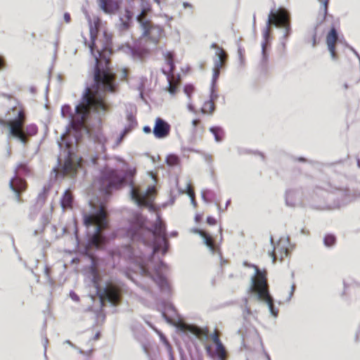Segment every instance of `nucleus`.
<instances>
[{"instance_id": "1", "label": "nucleus", "mask_w": 360, "mask_h": 360, "mask_svg": "<svg viewBox=\"0 0 360 360\" xmlns=\"http://www.w3.org/2000/svg\"><path fill=\"white\" fill-rule=\"evenodd\" d=\"M100 26V20H94L90 25L91 44L89 45L91 54L94 56L96 65L94 68V81L96 85L95 89L87 87L84 92L79 103L75 107L73 114L69 105H64L61 108L63 117L70 120L72 127L79 131L86 128V122L90 115L91 110L106 112L110 110V105L105 103L103 97L98 92V89L104 91L115 93L117 91L115 75L108 67L109 59L107 55L111 53L110 44L108 39L101 48L96 44V39Z\"/></svg>"}, {"instance_id": "2", "label": "nucleus", "mask_w": 360, "mask_h": 360, "mask_svg": "<svg viewBox=\"0 0 360 360\" xmlns=\"http://www.w3.org/2000/svg\"><path fill=\"white\" fill-rule=\"evenodd\" d=\"M145 220L140 214H136L134 217L133 221L131 222L130 227L127 231V235L133 240H141L146 243V240L143 237L144 232L152 233L153 236L160 238L163 243L162 253L165 254L169 248V241L167 236L166 225L161 219L160 216H158L152 229H146L144 227Z\"/></svg>"}, {"instance_id": "3", "label": "nucleus", "mask_w": 360, "mask_h": 360, "mask_svg": "<svg viewBox=\"0 0 360 360\" xmlns=\"http://www.w3.org/2000/svg\"><path fill=\"white\" fill-rule=\"evenodd\" d=\"M255 275L251 278L250 291L256 293L258 299L266 302L272 314L274 311V300L269 294L267 281V272L266 270H260L255 266Z\"/></svg>"}, {"instance_id": "4", "label": "nucleus", "mask_w": 360, "mask_h": 360, "mask_svg": "<svg viewBox=\"0 0 360 360\" xmlns=\"http://www.w3.org/2000/svg\"><path fill=\"white\" fill-rule=\"evenodd\" d=\"M150 11V5L143 7L141 13L137 16V21L143 31L141 40L145 39L146 41L157 46L164 36V30L161 26L154 25L150 20L146 19V15Z\"/></svg>"}, {"instance_id": "5", "label": "nucleus", "mask_w": 360, "mask_h": 360, "mask_svg": "<svg viewBox=\"0 0 360 360\" xmlns=\"http://www.w3.org/2000/svg\"><path fill=\"white\" fill-rule=\"evenodd\" d=\"M107 215L105 207L101 206L96 213L84 216V223L86 226H96L95 233L91 238V243L97 248L104 244L105 241V238L101 235V232L108 227Z\"/></svg>"}, {"instance_id": "6", "label": "nucleus", "mask_w": 360, "mask_h": 360, "mask_svg": "<svg viewBox=\"0 0 360 360\" xmlns=\"http://www.w3.org/2000/svg\"><path fill=\"white\" fill-rule=\"evenodd\" d=\"M11 111L15 115V117L11 120L6 121L0 118V125L8 128L9 134L20 141H24L25 136L20 129L25 123L26 116L22 108L15 106L12 108Z\"/></svg>"}, {"instance_id": "7", "label": "nucleus", "mask_w": 360, "mask_h": 360, "mask_svg": "<svg viewBox=\"0 0 360 360\" xmlns=\"http://www.w3.org/2000/svg\"><path fill=\"white\" fill-rule=\"evenodd\" d=\"M125 178L116 169L105 168L101 174V189L109 194L112 189H118L124 183Z\"/></svg>"}, {"instance_id": "8", "label": "nucleus", "mask_w": 360, "mask_h": 360, "mask_svg": "<svg viewBox=\"0 0 360 360\" xmlns=\"http://www.w3.org/2000/svg\"><path fill=\"white\" fill-rule=\"evenodd\" d=\"M98 297L102 302L108 301L113 305H117L121 300L122 288L116 284L108 283L98 293Z\"/></svg>"}, {"instance_id": "9", "label": "nucleus", "mask_w": 360, "mask_h": 360, "mask_svg": "<svg viewBox=\"0 0 360 360\" xmlns=\"http://www.w3.org/2000/svg\"><path fill=\"white\" fill-rule=\"evenodd\" d=\"M267 23L269 25L285 28L287 34L289 32L290 16L284 8H279L276 11H271L269 14Z\"/></svg>"}, {"instance_id": "10", "label": "nucleus", "mask_w": 360, "mask_h": 360, "mask_svg": "<svg viewBox=\"0 0 360 360\" xmlns=\"http://www.w3.org/2000/svg\"><path fill=\"white\" fill-rule=\"evenodd\" d=\"M156 195V189L154 186L148 188L143 194L139 193L136 188L131 191V198L134 200L139 206H145L152 209L153 207V199Z\"/></svg>"}, {"instance_id": "11", "label": "nucleus", "mask_w": 360, "mask_h": 360, "mask_svg": "<svg viewBox=\"0 0 360 360\" xmlns=\"http://www.w3.org/2000/svg\"><path fill=\"white\" fill-rule=\"evenodd\" d=\"M290 243L286 239H280L274 246V249L269 252V255L272 258L273 263L277 260L282 262L284 258L290 256Z\"/></svg>"}, {"instance_id": "12", "label": "nucleus", "mask_w": 360, "mask_h": 360, "mask_svg": "<svg viewBox=\"0 0 360 360\" xmlns=\"http://www.w3.org/2000/svg\"><path fill=\"white\" fill-rule=\"evenodd\" d=\"M211 48L216 49V56L218 57V59L214 62V66L213 68L212 84H214L219 78L221 69L226 64L228 56L223 48L215 43H213L211 45Z\"/></svg>"}, {"instance_id": "13", "label": "nucleus", "mask_w": 360, "mask_h": 360, "mask_svg": "<svg viewBox=\"0 0 360 360\" xmlns=\"http://www.w3.org/2000/svg\"><path fill=\"white\" fill-rule=\"evenodd\" d=\"M171 131L170 124L160 117L155 119L153 127V134L157 139H165L167 137Z\"/></svg>"}, {"instance_id": "14", "label": "nucleus", "mask_w": 360, "mask_h": 360, "mask_svg": "<svg viewBox=\"0 0 360 360\" xmlns=\"http://www.w3.org/2000/svg\"><path fill=\"white\" fill-rule=\"evenodd\" d=\"M220 333L218 330H214L211 335L212 340L216 345L215 354L221 360L227 357L226 349L220 340Z\"/></svg>"}, {"instance_id": "15", "label": "nucleus", "mask_w": 360, "mask_h": 360, "mask_svg": "<svg viewBox=\"0 0 360 360\" xmlns=\"http://www.w3.org/2000/svg\"><path fill=\"white\" fill-rule=\"evenodd\" d=\"M338 39V36L336 30L333 27L326 36V44L328 45V50L330 53L333 59L335 60L338 58V56L335 51V45Z\"/></svg>"}, {"instance_id": "16", "label": "nucleus", "mask_w": 360, "mask_h": 360, "mask_svg": "<svg viewBox=\"0 0 360 360\" xmlns=\"http://www.w3.org/2000/svg\"><path fill=\"white\" fill-rule=\"evenodd\" d=\"M194 232L200 235L203 238L204 243L212 253H216L219 251V247L215 243L212 236L201 229H195Z\"/></svg>"}, {"instance_id": "17", "label": "nucleus", "mask_w": 360, "mask_h": 360, "mask_svg": "<svg viewBox=\"0 0 360 360\" xmlns=\"http://www.w3.org/2000/svg\"><path fill=\"white\" fill-rule=\"evenodd\" d=\"M121 0H98L99 6L106 13H113L120 7Z\"/></svg>"}, {"instance_id": "18", "label": "nucleus", "mask_w": 360, "mask_h": 360, "mask_svg": "<svg viewBox=\"0 0 360 360\" xmlns=\"http://www.w3.org/2000/svg\"><path fill=\"white\" fill-rule=\"evenodd\" d=\"M165 75H167L169 86L167 91L171 95H175L178 91V88L181 84V79L179 77H176L173 73L167 74L164 72Z\"/></svg>"}, {"instance_id": "19", "label": "nucleus", "mask_w": 360, "mask_h": 360, "mask_svg": "<svg viewBox=\"0 0 360 360\" xmlns=\"http://www.w3.org/2000/svg\"><path fill=\"white\" fill-rule=\"evenodd\" d=\"M10 188L14 192L22 193L27 187V182L25 180L18 177L17 175L14 176L9 183Z\"/></svg>"}, {"instance_id": "20", "label": "nucleus", "mask_w": 360, "mask_h": 360, "mask_svg": "<svg viewBox=\"0 0 360 360\" xmlns=\"http://www.w3.org/2000/svg\"><path fill=\"white\" fill-rule=\"evenodd\" d=\"M177 326L181 330H182L184 332L190 331L191 333L195 335L197 337H200L202 335H207V330H204L199 328L196 326H190L185 323L181 322L178 324Z\"/></svg>"}, {"instance_id": "21", "label": "nucleus", "mask_w": 360, "mask_h": 360, "mask_svg": "<svg viewBox=\"0 0 360 360\" xmlns=\"http://www.w3.org/2000/svg\"><path fill=\"white\" fill-rule=\"evenodd\" d=\"M271 34V25H269V24H266V26L262 31V35L264 38V41L262 44V56H263V60L265 63L267 62L268 60V56L266 53V47L269 43V39Z\"/></svg>"}, {"instance_id": "22", "label": "nucleus", "mask_w": 360, "mask_h": 360, "mask_svg": "<svg viewBox=\"0 0 360 360\" xmlns=\"http://www.w3.org/2000/svg\"><path fill=\"white\" fill-rule=\"evenodd\" d=\"M216 98L217 96L214 95V93L212 92L210 96V99L205 101L200 109L202 114L212 115L213 113L215 110L214 99Z\"/></svg>"}, {"instance_id": "23", "label": "nucleus", "mask_w": 360, "mask_h": 360, "mask_svg": "<svg viewBox=\"0 0 360 360\" xmlns=\"http://www.w3.org/2000/svg\"><path fill=\"white\" fill-rule=\"evenodd\" d=\"M23 126L21 127V131L24 134L25 136V141H21L22 143L26 144L29 141V137L34 136L38 132V128L35 124H29L25 127V129L24 130Z\"/></svg>"}, {"instance_id": "24", "label": "nucleus", "mask_w": 360, "mask_h": 360, "mask_svg": "<svg viewBox=\"0 0 360 360\" xmlns=\"http://www.w3.org/2000/svg\"><path fill=\"white\" fill-rule=\"evenodd\" d=\"M305 42L310 44L312 47H315L318 44L317 41V28L313 27L309 29L305 36Z\"/></svg>"}, {"instance_id": "25", "label": "nucleus", "mask_w": 360, "mask_h": 360, "mask_svg": "<svg viewBox=\"0 0 360 360\" xmlns=\"http://www.w3.org/2000/svg\"><path fill=\"white\" fill-rule=\"evenodd\" d=\"M73 202V196L70 190H67L63 194L61 199V206L63 209L72 208Z\"/></svg>"}, {"instance_id": "26", "label": "nucleus", "mask_w": 360, "mask_h": 360, "mask_svg": "<svg viewBox=\"0 0 360 360\" xmlns=\"http://www.w3.org/2000/svg\"><path fill=\"white\" fill-rule=\"evenodd\" d=\"M82 166V159H80L77 165H75L72 160L68 159L65 162L64 164V171L67 174L75 173L77 172V167H80Z\"/></svg>"}, {"instance_id": "27", "label": "nucleus", "mask_w": 360, "mask_h": 360, "mask_svg": "<svg viewBox=\"0 0 360 360\" xmlns=\"http://www.w3.org/2000/svg\"><path fill=\"white\" fill-rule=\"evenodd\" d=\"M165 58L167 64L169 67V72L167 74H172L174 71L175 65L174 62V53L171 51H168L165 55Z\"/></svg>"}, {"instance_id": "28", "label": "nucleus", "mask_w": 360, "mask_h": 360, "mask_svg": "<svg viewBox=\"0 0 360 360\" xmlns=\"http://www.w3.org/2000/svg\"><path fill=\"white\" fill-rule=\"evenodd\" d=\"M31 173V169L27 165V163L20 162L19 163L15 169V174H29Z\"/></svg>"}, {"instance_id": "29", "label": "nucleus", "mask_w": 360, "mask_h": 360, "mask_svg": "<svg viewBox=\"0 0 360 360\" xmlns=\"http://www.w3.org/2000/svg\"><path fill=\"white\" fill-rule=\"evenodd\" d=\"M210 131L214 136V139L217 142H220L223 140L224 133L221 128L218 127H212L210 129Z\"/></svg>"}, {"instance_id": "30", "label": "nucleus", "mask_w": 360, "mask_h": 360, "mask_svg": "<svg viewBox=\"0 0 360 360\" xmlns=\"http://www.w3.org/2000/svg\"><path fill=\"white\" fill-rule=\"evenodd\" d=\"M181 193L188 194L191 198V202L193 203H195V194L191 181L187 183L186 190L181 191Z\"/></svg>"}, {"instance_id": "31", "label": "nucleus", "mask_w": 360, "mask_h": 360, "mask_svg": "<svg viewBox=\"0 0 360 360\" xmlns=\"http://www.w3.org/2000/svg\"><path fill=\"white\" fill-rule=\"evenodd\" d=\"M166 162L171 167L177 166L180 164V159L176 155H169L167 157Z\"/></svg>"}, {"instance_id": "32", "label": "nucleus", "mask_w": 360, "mask_h": 360, "mask_svg": "<svg viewBox=\"0 0 360 360\" xmlns=\"http://www.w3.org/2000/svg\"><path fill=\"white\" fill-rule=\"evenodd\" d=\"M153 280L160 287H163L167 284V280L160 273H158L155 276H152Z\"/></svg>"}, {"instance_id": "33", "label": "nucleus", "mask_w": 360, "mask_h": 360, "mask_svg": "<svg viewBox=\"0 0 360 360\" xmlns=\"http://www.w3.org/2000/svg\"><path fill=\"white\" fill-rule=\"evenodd\" d=\"M336 241L335 237L332 234H328L324 238V244L328 247L333 246Z\"/></svg>"}, {"instance_id": "34", "label": "nucleus", "mask_w": 360, "mask_h": 360, "mask_svg": "<svg viewBox=\"0 0 360 360\" xmlns=\"http://www.w3.org/2000/svg\"><path fill=\"white\" fill-rule=\"evenodd\" d=\"M321 3V10L323 17H326L328 10V4L329 0H319Z\"/></svg>"}, {"instance_id": "35", "label": "nucleus", "mask_w": 360, "mask_h": 360, "mask_svg": "<svg viewBox=\"0 0 360 360\" xmlns=\"http://www.w3.org/2000/svg\"><path fill=\"white\" fill-rule=\"evenodd\" d=\"M195 88L191 84H186L184 88V92L188 96L189 98L191 97V95L193 94Z\"/></svg>"}, {"instance_id": "36", "label": "nucleus", "mask_w": 360, "mask_h": 360, "mask_svg": "<svg viewBox=\"0 0 360 360\" xmlns=\"http://www.w3.org/2000/svg\"><path fill=\"white\" fill-rule=\"evenodd\" d=\"M131 131V129L129 127L128 128H125L123 131L122 132V134H120V137L117 139V143L116 145H119L122 139H124V137Z\"/></svg>"}, {"instance_id": "37", "label": "nucleus", "mask_w": 360, "mask_h": 360, "mask_svg": "<svg viewBox=\"0 0 360 360\" xmlns=\"http://www.w3.org/2000/svg\"><path fill=\"white\" fill-rule=\"evenodd\" d=\"M207 223L210 225H214L217 223V220L212 217H207Z\"/></svg>"}, {"instance_id": "38", "label": "nucleus", "mask_w": 360, "mask_h": 360, "mask_svg": "<svg viewBox=\"0 0 360 360\" xmlns=\"http://www.w3.org/2000/svg\"><path fill=\"white\" fill-rule=\"evenodd\" d=\"M15 198H16V201L19 203L20 202H23V200L22 198H21V193H18V192H15Z\"/></svg>"}, {"instance_id": "39", "label": "nucleus", "mask_w": 360, "mask_h": 360, "mask_svg": "<svg viewBox=\"0 0 360 360\" xmlns=\"http://www.w3.org/2000/svg\"><path fill=\"white\" fill-rule=\"evenodd\" d=\"M6 66V62L2 56H0V70H3Z\"/></svg>"}, {"instance_id": "40", "label": "nucleus", "mask_w": 360, "mask_h": 360, "mask_svg": "<svg viewBox=\"0 0 360 360\" xmlns=\"http://www.w3.org/2000/svg\"><path fill=\"white\" fill-rule=\"evenodd\" d=\"M63 18H64V20L65 21L66 23H69L71 20L70 15L68 13H65L64 14Z\"/></svg>"}, {"instance_id": "41", "label": "nucleus", "mask_w": 360, "mask_h": 360, "mask_svg": "<svg viewBox=\"0 0 360 360\" xmlns=\"http://www.w3.org/2000/svg\"><path fill=\"white\" fill-rule=\"evenodd\" d=\"M143 131L146 134H149L151 132V129L148 126H145L143 129Z\"/></svg>"}, {"instance_id": "42", "label": "nucleus", "mask_w": 360, "mask_h": 360, "mask_svg": "<svg viewBox=\"0 0 360 360\" xmlns=\"http://www.w3.org/2000/svg\"><path fill=\"white\" fill-rule=\"evenodd\" d=\"M200 123V120L199 119L193 120L192 124L193 127H197Z\"/></svg>"}, {"instance_id": "43", "label": "nucleus", "mask_w": 360, "mask_h": 360, "mask_svg": "<svg viewBox=\"0 0 360 360\" xmlns=\"http://www.w3.org/2000/svg\"><path fill=\"white\" fill-rule=\"evenodd\" d=\"M161 245L160 244H155L154 245V252H156L159 251L161 249Z\"/></svg>"}, {"instance_id": "44", "label": "nucleus", "mask_w": 360, "mask_h": 360, "mask_svg": "<svg viewBox=\"0 0 360 360\" xmlns=\"http://www.w3.org/2000/svg\"><path fill=\"white\" fill-rule=\"evenodd\" d=\"M101 337V333L98 331L93 338V340H98Z\"/></svg>"}, {"instance_id": "45", "label": "nucleus", "mask_w": 360, "mask_h": 360, "mask_svg": "<svg viewBox=\"0 0 360 360\" xmlns=\"http://www.w3.org/2000/svg\"><path fill=\"white\" fill-rule=\"evenodd\" d=\"M295 285H292L291 286V295H292V294H293L294 290H295Z\"/></svg>"}, {"instance_id": "46", "label": "nucleus", "mask_w": 360, "mask_h": 360, "mask_svg": "<svg viewBox=\"0 0 360 360\" xmlns=\"http://www.w3.org/2000/svg\"><path fill=\"white\" fill-rule=\"evenodd\" d=\"M206 350H207V352H209V353H210V352H211L210 347V346H207V347H206Z\"/></svg>"}, {"instance_id": "47", "label": "nucleus", "mask_w": 360, "mask_h": 360, "mask_svg": "<svg viewBox=\"0 0 360 360\" xmlns=\"http://www.w3.org/2000/svg\"><path fill=\"white\" fill-rule=\"evenodd\" d=\"M31 37L32 39H34L36 37L35 33H34V32L31 33Z\"/></svg>"}, {"instance_id": "48", "label": "nucleus", "mask_w": 360, "mask_h": 360, "mask_svg": "<svg viewBox=\"0 0 360 360\" xmlns=\"http://www.w3.org/2000/svg\"><path fill=\"white\" fill-rule=\"evenodd\" d=\"M358 165L360 166V159L358 160Z\"/></svg>"}, {"instance_id": "49", "label": "nucleus", "mask_w": 360, "mask_h": 360, "mask_svg": "<svg viewBox=\"0 0 360 360\" xmlns=\"http://www.w3.org/2000/svg\"><path fill=\"white\" fill-rule=\"evenodd\" d=\"M347 87H348V86H347V84H345V89H347Z\"/></svg>"}, {"instance_id": "50", "label": "nucleus", "mask_w": 360, "mask_h": 360, "mask_svg": "<svg viewBox=\"0 0 360 360\" xmlns=\"http://www.w3.org/2000/svg\"><path fill=\"white\" fill-rule=\"evenodd\" d=\"M145 52H146V53H148L149 51L146 50Z\"/></svg>"}]
</instances>
